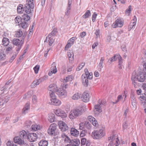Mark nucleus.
<instances>
[{"label":"nucleus","mask_w":146,"mask_h":146,"mask_svg":"<svg viewBox=\"0 0 146 146\" xmlns=\"http://www.w3.org/2000/svg\"><path fill=\"white\" fill-rule=\"evenodd\" d=\"M86 142V139L85 138H83L81 140V145H84Z\"/></svg>","instance_id":"nucleus-63"},{"label":"nucleus","mask_w":146,"mask_h":146,"mask_svg":"<svg viewBox=\"0 0 146 146\" xmlns=\"http://www.w3.org/2000/svg\"><path fill=\"white\" fill-rule=\"evenodd\" d=\"M56 128H48V132L49 134L51 135H55L56 134Z\"/></svg>","instance_id":"nucleus-30"},{"label":"nucleus","mask_w":146,"mask_h":146,"mask_svg":"<svg viewBox=\"0 0 146 146\" xmlns=\"http://www.w3.org/2000/svg\"><path fill=\"white\" fill-rule=\"evenodd\" d=\"M1 98L3 99V101L4 102V104L5 103L9 101V98L7 96L2 97Z\"/></svg>","instance_id":"nucleus-52"},{"label":"nucleus","mask_w":146,"mask_h":146,"mask_svg":"<svg viewBox=\"0 0 146 146\" xmlns=\"http://www.w3.org/2000/svg\"><path fill=\"white\" fill-rule=\"evenodd\" d=\"M48 89L50 91H52L57 92L58 89V87L55 84H52L50 85Z\"/></svg>","instance_id":"nucleus-19"},{"label":"nucleus","mask_w":146,"mask_h":146,"mask_svg":"<svg viewBox=\"0 0 146 146\" xmlns=\"http://www.w3.org/2000/svg\"><path fill=\"white\" fill-rule=\"evenodd\" d=\"M85 63L84 62H82L76 68L77 71H79L81 70L85 66Z\"/></svg>","instance_id":"nucleus-44"},{"label":"nucleus","mask_w":146,"mask_h":146,"mask_svg":"<svg viewBox=\"0 0 146 146\" xmlns=\"http://www.w3.org/2000/svg\"><path fill=\"white\" fill-rule=\"evenodd\" d=\"M39 84L37 80V79H36L32 82L31 85V88H34Z\"/></svg>","instance_id":"nucleus-38"},{"label":"nucleus","mask_w":146,"mask_h":146,"mask_svg":"<svg viewBox=\"0 0 146 146\" xmlns=\"http://www.w3.org/2000/svg\"><path fill=\"white\" fill-rule=\"evenodd\" d=\"M30 108V104L29 103H27L25 107L23 108L22 110V113L23 114L25 115L27 113Z\"/></svg>","instance_id":"nucleus-16"},{"label":"nucleus","mask_w":146,"mask_h":146,"mask_svg":"<svg viewBox=\"0 0 146 146\" xmlns=\"http://www.w3.org/2000/svg\"><path fill=\"white\" fill-rule=\"evenodd\" d=\"M97 15V14L95 12H94L93 14L92 17V20L93 22H94L96 21Z\"/></svg>","instance_id":"nucleus-56"},{"label":"nucleus","mask_w":146,"mask_h":146,"mask_svg":"<svg viewBox=\"0 0 146 146\" xmlns=\"http://www.w3.org/2000/svg\"><path fill=\"white\" fill-rule=\"evenodd\" d=\"M102 106L98 104L95 106L94 107V111L96 113H99L102 111L101 107Z\"/></svg>","instance_id":"nucleus-18"},{"label":"nucleus","mask_w":146,"mask_h":146,"mask_svg":"<svg viewBox=\"0 0 146 146\" xmlns=\"http://www.w3.org/2000/svg\"><path fill=\"white\" fill-rule=\"evenodd\" d=\"M5 10L6 9L5 7H2L0 8V18L3 17Z\"/></svg>","instance_id":"nucleus-41"},{"label":"nucleus","mask_w":146,"mask_h":146,"mask_svg":"<svg viewBox=\"0 0 146 146\" xmlns=\"http://www.w3.org/2000/svg\"><path fill=\"white\" fill-rule=\"evenodd\" d=\"M31 121H25L24 124V127L27 128L29 127L31 124Z\"/></svg>","instance_id":"nucleus-48"},{"label":"nucleus","mask_w":146,"mask_h":146,"mask_svg":"<svg viewBox=\"0 0 146 146\" xmlns=\"http://www.w3.org/2000/svg\"><path fill=\"white\" fill-rule=\"evenodd\" d=\"M72 45L70 42H68V43L65 47V50H67L70 47H71Z\"/></svg>","instance_id":"nucleus-61"},{"label":"nucleus","mask_w":146,"mask_h":146,"mask_svg":"<svg viewBox=\"0 0 146 146\" xmlns=\"http://www.w3.org/2000/svg\"><path fill=\"white\" fill-rule=\"evenodd\" d=\"M54 92L53 91H50L49 92V93L50 94V96L51 99H54L56 98L55 95L54 94Z\"/></svg>","instance_id":"nucleus-55"},{"label":"nucleus","mask_w":146,"mask_h":146,"mask_svg":"<svg viewBox=\"0 0 146 146\" xmlns=\"http://www.w3.org/2000/svg\"><path fill=\"white\" fill-rule=\"evenodd\" d=\"M136 23L135 21H131L128 26V31H130L131 29L134 28Z\"/></svg>","instance_id":"nucleus-32"},{"label":"nucleus","mask_w":146,"mask_h":146,"mask_svg":"<svg viewBox=\"0 0 146 146\" xmlns=\"http://www.w3.org/2000/svg\"><path fill=\"white\" fill-rule=\"evenodd\" d=\"M58 126L59 128H66L68 127L67 124L63 121H60L58 122Z\"/></svg>","instance_id":"nucleus-31"},{"label":"nucleus","mask_w":146,"mask_h":146,"mask_svg":"<svg viewBox=\"0 0 146 146\" xmlns=\"http://www.w3.org/2000/svg\"><path fill=\"white\" fill-rule=\"evenodd\" d=\"M54 39L53 38H51V37L49 36L48 37L47 36L46 37V38L44 41V42H49V45L50 46H51L54 42Z\"/></svg>","instance_id":"nucleus-24"},{"label":"nucleus","mask_w":146,"mask_h":146,"mask_svg":"<svg viewBox=\"0 0 146 146\" xmlns=\"http://www.w3.org/2000/svg\"><path fill=\"white\" fill-rule=\"evenodd\" d=\"M54 112L56 115L62 118H65L67 116V114L65 112L61 109L55 110Z\"/></svg>","instance_id":"nucleus-6"},{"label":"nucleus","mask_w":146,"mask_h":146,"mask_svg":"<svg viewBox=\"0 0 146 146\" xmlns=\"http://www.w3.org/2000/svg\"><path fill=\"white\" fill-rule=\"evenodd\" d=\"M84 110V109L82 108L74 109L70 112L69 117L71 119H73L76 117L81 115Z\"/></svg>","instance_id":"nucleus-2"},{"label":"nucleus","mask_w":146,"mask_h":146,"mask_svg":"<svg viewBox=\"0 0 146 146\" xmlns=\"http://www.w3.org/2000/svg\"><path fill=\"white\" fill-rule=\"evenodd\" d=\"M80 94L79 93H76L74 94L72 97L73 100H78L80 98Z\"/></svg>","instance_id":"nucleus-40"},{"label":"nucleus","mask_w":146,"mask_h":146,"mask_svg":"<svg viewBox=\"0 0 146 146\" xmlns=\"http://www.w3.org/2000/svg\"><path fill=\"white\" fill-rule=\"evenodd\" d=\"M50 71L53 74H55L57 72L55 63L54 62L51 64V66L50 68Z\"/></svg>","instance_id":"nucleus-27"},{"label":"nucleus","mask_w":146,"mask_h":146,"mask_svg":"<svg viewBox=\"0 0 146 146\" xmlns=\"http://www.w3.org/2000/svg\"><path fill=\"white\" fill-rule=\"evenodd\" d=\"M146 74L142 72H141L138 75L135 74V76L137 81L140 82H143L145 79Z\"/></svg>","instance_id":"nucleus-9"},{"label":"nucleus","mask_w":146,"mask_h":146,"mask_svg":"<svg viewBox=\"0 0 146 146\" xmlns=\"http://www.w3.org/2000/svg\"><path fill=\"white\" fill-rule=\"evenodd\" d=\"M20 25L23 29L26 28L28 27V24L25 21L24 22L23 21L22 23L21 22Z\"/></svg>","instance_id":"nucleus-47"},{"label":"nucleus","mask_w":146,"mask_h":146,"mask_svg":"<svg viewBox=\"0 0 146 146\" xmlns=\"http://www.w3.org/2000/svg\"><path fill=\"white\" fill-rule=\"evenodd\" d=\"M20 137L22 139H26L27 138V133L24 130L20 131L19 133Z\"/></svg>","instance_id":"nucleus-20"},{"label":"nucleus","mask_w":146,"mask_h":146,"mask_svg":"<svg viewBox=\"0 0 146 146\" xmlns=\"http://www.w3.org/2000/svg\"><path fill=\"white\" fill-rule=\"evenodd\" d=\"M119 54H115L113 56L110 58L108 60L110 63H111L113 61H114L118 59L117 55Z\"/></svg>","instance_id":"nucleus-45"},{"label":"nucleus","mask_w":146,"mask_h":146,"mask_svg":"<svg viewBox=\"0 0 146 146\" xmlns=\"http://www.w3.org/2000/svg\"><path fill=\"white\" fill-rule=\"evenodd\" d=\"M91 15V13L90 10H87L84 14L82 16L84 18L86 19Z\"/></svg>","instance_id":"nucleus-43"},{"label":"nucleus","mask_w":146,"mask_h":146,"mask_svg":"<svg viewBox=\"0 0 146 146\" xmlns=\"http://www.w3.org/2000/svg\"><path fill=\"white\" fill-rule=\"evenodd\" d=\"M70 133L73 136L77 137L79 135V132L75 128H71Z\"/></svg>","instance_id":"nucleus-29"},{"label":"nucleus","mask_w":146,"mask_h":146,"mask_svg":"<svg viewBox=\"0 0 146 146\" xmlns=\"http://www.w3.org/2000/svg\"><path fill=\"white\" fill-rule=\"evenodd\" d=\"M42 127L40 125H37L35 123L32 125L31 128H41Z\"/></svg>","instance_id":"nucleus-60"},{"label":"nucleus","mask_w":146,"mask_h":146,"mask_svg":"<svg viewBox=\"0 0 146 146\" xmlns=\"http://www.w3.org/2000/svg\"><path fill=\"white\" fill-rule=\"evenodd\" d=\"M70 143L73 146H78L80 145V142L79 139H76L71 140Z\"/></svg>","instance_id":"nucleus-26"},{"label":"nucleus","mask_w":146,"mask_h":146,"mask_svg":"<svg viewBox=\"0 0 146 146\" xmlns=\"http://www.w3.org/2000/svg\"><path fill=\"white\" fill-rule=\"evenodd\" d=\"M51 104L56 106H59L61 104L60 100L57 99L56 98L54 99H50Z\"/></svg>","instance_id":"nucleus-14"},{"label":"nucleus","mask_w":146,"mask_h":146,"mask_svg":"<svg viewBox=\"0 0 146 146\" xmlns=\"http://www.w3.org/2000/svg\"><path fill=\"white\" fill-rule=\"evenodd\" d=\"M62 138L64 142L66 143H70L71 140L65 134H62Z\"/></svg>","instance_id":"nucleus-25"},{"label":"nucleus","mask_w":146,"mask_h":146,"mask_svg":"<svg viewBox=\"0 0 146 146\" xmlns=\"http://www.w3.org/2000/svg\"><path fill=\"white\" fill-rule=\"evenodd\" d=\"M131 80L134 87L135 88H137L138 86V84L137 82V80L135 76V73L133 72L132 73L131 77Z\"/></svg>","instance_id":"nucleus-17"},{"label":"nucleus","mask_w":146,"mask_h":146,"mask_svg":"<svg viewBox=\"0 0 146 146\" xmlns=\"http://www.w3.org/2000/svg\"><path fill=\"white\" fill-rule=\"evenodd\" d=\"M131 5H129V7L128 9L126 10L125 13L127 15H129L131 13Z\"/></svg>","instance_id":"nucleus-54"},{"label":"nucleus","mask_w":146,"mask_h":146,"mask_svg":"<svg viewBox=\"0 0 146 146\" xmlns=\"http://www.w3.org/2000/svg\"><path fill=\"white\" fill-rule=\"evenodd\" d=\"M26 6V4L25 5L24 7H23V5L22 4L19 5L17 8V12L19 14L22 13L24 11L27 14H30V13H28L26 12L25 10V7Z\"/></svg>","instance_id":"nucleus-15"},{"label":"nucleus","mask_w":146,"mask_h":146,"mask_svg":"<svg viewBox=\"0 0 146 146\" xmlns=\"http://www.w3.org/2000/svg\"><path fill=\"white\" fill-rule=\"evenodd\" d=\"M84 74L81 76L82 82L83 85L85 87H87L88 85V79L91 80L92 78V73L89 72L88 69L86 68L84 70Z\"/></svg>","instance_id":"nucleus-1"},{"label":"nucleus","mask_w":146,"mask_h":146,"mask_svg":"<svg viewBox=\"0 0 146 146\" xmlns=\"http://www.w3.org/2000/svg\"><path fill=\"white\" fill-rule=\"evenodd\" d=\"M24 42V40H20L18 38H14L12 41V43L14 45L19 46H22Z\"/></svg>","instance_id":"nucleus-12"},{"label":"nucleus","mask_w":146,"mask_h":146,"mask_svg":"<svg viewBox=\"0 0 146 146\" xmlns=\"http://www.w3.org/2000/svg\"><path fill=\"white\" fill-rule=\"evenodd\" d=\"M140 100H141L144 101V103H146V95L145 94H142L141 95L140 97Z\"/></svg>","instance_id":"nucleus-53"},{"label":"nucleus","mask_w":146,"mask_h":146,"mask_svg":"<svg viewBox=\"0 0 146 146\" xmlns=\"http://www.w3.org/2000/svg\"><path fill=\"white\" fill-rule=\"evenodd\" d=\"M124 22L123 19L119 18L117 19L114 23L112 26L113 28H115L117 27H122L123 25Z\"/></svg>","instance_id":"nucleus-7"},{"label":"nucleus","mask_w":146,"mask_h":146,"mask_svg":"<svg viewBox=\"0 0 146 146\" xmlns=\"http://www.w3.org/2000/svg\"><path fill=\"white\" fill-rule=\"evenodd\" d=\"M5 54L3 53H0V60H3L6 59Z\"/></svg>","instance_id":"nucleus-50"},{"label":"nucleus","mask_w":146,"mask_h":146,"mask_svg":"<svg viewBox=\"0 0 146 146\" xmlns=\"http://www.w3.org/2000/svg\"><path fill=\"white\" fill-rule=\"evenodd\" d=\"M27 139L30 142H34L37 139V136L36 133H30L28 135Z\"/></svg>","instance_id":"nucleus-10"},{"label":"nucleus","mask_w":146,"mask_h":146,"mask_svg":"<svg viewBox=\"0 0 146 146\" xmlns=\"http://www.w3.org/2000/svg\"><path fill=\"white\" fill-rule=\"evenodd\" d=\"M74 78V77L73 76L70 75L68 76L64 80V82H67L69 81H72Z\"/></svg>","instance_id":"nucleus-35"},{"label":"nucleus","mask_w":146,"mask_h":146,"mask_svg":"<svg viewBox=\"0 0 146 146\" xmlns=\"http://www.w3.org/2000/svg\"><path fill=\"white\" fill-rule=\"evenodd\" d=\"M130 99L131 101V104L134 107L136 105V100L135 95L133 94H131L130 95Z\"/></svg>","instance_id":"nucleus-21"},{"label":"nucleus","mask_w":146,"mask_h":146,"mask_svg":"<svg viewBox=\"0 0 146 146\" xmlns=\"http://www.w3.org/2000/svg\"><path fill=\"white\" fill-rule=\"evenodd\" d=\"M105 60L104 57L101 58L100 60V62L97 66L98 70V71H100L102 68H103V63Z\"/></svg>","instance_id":"nucleus-23"},{"label":"nucleus","mask_w":146,"mask_h":146,"mask_svg":"<svg viewBox=\"0 0 146 146\" xmlns=\"http://www.w3.org/2000/svg\"><path fill=\"white\" fill-rule=\"evenodd\" d=\"M106 134L104 130L101 129L100 130L95 131L92 134V136L94 139H97L102 138Z\"/></svg>","instance_id":"nucleus-4"},{"label":"nucleus","mask_w":146,"mask_h":146,"mask_svg":"<svg viewBox=\"0 0 146 146\" xmlns=\"http://www.w3.org/2000/svg\"><path fill=\"white\" fill-rule=\"evenodd\" d=\"M22 20L21 17L19 16H17L15 19L16 23L17 24V25H19L21 24Z\"/></svg>","instance_id":"nucleus-39"},{"label":"nucleus","mask_w":146,"mask_h":146,"mask_svg":"<svg viewBox=\"0 0 146 146\" xmlns=\"http://www.w3.org/2000/svg\"><path fill=\"white\" fill-rule=\"evenodd\" d=\"M95 34L97 38H98L100 36V31L99 29H97L96 30Z\"/></svg>","instance_id":"nucleus-59"},{"label":"nucleus","mask_w":146,"mask_h":146,"mask_svg":"<svg viewBox=\"0 0 146 146\" xmlns=\"http://www.w3.org/2000/svg\"><path fill=\"white\" fill-rule=\"evenodd\" d=\"M90 96L89 94L87 92H84L82 95V101L85 102H88L90 99Z\"/></svg>","instance_id":"nucleus-11"},{"label":"nucleus","mask_w":146,"mask_h":146,"mask_svg":"<svg viewBox=\"0 0 146 146\" xmlns=\"http://www.w3.org/2000/svg\"><path fill=\"white\" fill-rule=\"evenodd\" d=\"M80 128H84V127H86V128H90V124L88 121H86L85 123H83V122L79 124Z\"/></svg>","instance_id":"nucleus-22"},{"label":"nucleus","mask_w":146,"mask_h":146,"mask_svg":"<svg viewBox=\"0 0 146 146\" xmlns=\"http://www.w3.org/2000/svg\"><path fill=\"white\" fill-rule=\"evenodd\" d=\"M68 56L70 61H72L74 58V55L72 51H70L67 53Z\"/></svg>","instance_id":"nucleus-34"},{"label":"nucleus","mask_w":146,"mask_h":146,"mask_svg":"<svg viewBox=\"0 0 146 146\" xmlns=\"http://www.w3.org/2000/svg\"><path fill=\"white\" fill-rule=\"evenodd\" d=\"M117 56L119 61L118 67L119 69H121L123 66L122 59L121 56L119 55H118Z\"/></svg>","instance_id":"nucleus-28"},{"label":"nucleus","mask_w":146,"mask_h":146,"mask_svg":"<svg viewBox=\"0 0 146 146\" xmlns=\"http://www.w3.org/2000/svg\"><path fill=\"white\" fill-rule=\"evenodd\" d=\"M15 35L17 37H19L22 36L23 35L22 31L20 30L15 32Z\"/></svg>","instance_id":"nucleus-42"},{"label":"nucleus","mask_w":146,"mask_h":146,"mask_svg":"<svg viewBox=\"0 0 146 146\" xmlns=\"http://www.w3.org/2000/svg\"><path fill=\"white\" fill-rule=\"evenodd\" d=\"M32 92L31 91L28 92L26 94V97L27 98H30L32 96Z\"/></svg>","instance_id":"nucleus-64"},{"label":"nucleus","mask_w":146,"mask_h":146,"mask_svg":"<svg viewBox=\"0 0 146 146\" xmlns=\"http://www.w3.org/2000/svg\"><path fill=\"white\" fill-rule=\"evenodd\" d=\"M56 94L59 97L64 98L67 96V92L64 88H61L60 90H58Z\"/></svg>","instance_id":"nucleus-8"},{"label":"nucleus","mask_w":146,"mask_h":146,"mask_svg":"<svg viewBox=\"0 0 146 146\" xmlns=\"http://www.w3.org/2000/svg\"><path fill=\"white\" fill-rule=\"evenodd\" d=\"M13 140L15 143L20 145H23L24 144V139L21 138L20 137L16 136L13 139Z\"/></svg>","instance_id":"nucleus-13"},{"label":"nucleus","mask_w":146,"mask_h":146,"mask_svg":"<svg viewBox=\"0 0 146 146\" xmlns=\"http://www.w3.org/2000/svg\"><path fill=\"white\" fill-rule=\"evenodd\" d=\"M9 39L6 38H4L2 41V44L4 46H7L9 43Z\"/></svg>","instance_id":"nucleus-33"},{"label":"nucleus","mask_w":146,"mask_h":146,"mask_svg":"<svg viewBox=\"0 0 146 146\" xmlns=\"http://www.w3.org/2000/svg\"><path fill=\"white\" fill-rule=\"evenodd\" d=\"M108 139L109 141H111L110 142L113 143L115 146H118L120 143L117 133L115 131H113L110 136L108 137Z\"/></svg>","instance_id":"nucleus-3"},{"label":"nucleus","mask_w":146,"mask_h":146,"mask_svg":"<svg viewBox=\"0 0 146 146\" xmlns=\"http://www.w3.org/2000/svg\"><path fill=\"white\" fill-rule=\"evenodd\" d=\"M48 142L47 141L45 140L41 141L39 143V146H47Z\"/></svg>","instance_id":"nucleus-37"},{"label":"nucleus","mask_w":146,"mask_h":146,"mask_svg":"<svg viewBox=\"0 0 146 146\" xmlns=\"http://www.w3.org/2000/svg\"><path fill=\"white\" fill-rule=\"evenodd\" d=\"M55 115L53 113L50 114L48 118V121L50 122H54L55 119Z\"/></svg>","instance_id":"nucleus-36"},{"label":"nucleus","mask_w":146,"mask_h":146,"mask_svg":"<svg viewBox=\"0 0 146 146\" xmlns=\"http://www.w3.org/2000/svg\"><path fill=\"white\" fill-rule=\"evenodd\" d=\"M77 38L76 37H73L70 38V40H68V41L73 44L75 40Z\"/></svg>","instance_id":"nucleus-58"},{"label":"nucleus","mask_w":146,"mask_h":146,"mask_svg":"<svg viewBox=\"0 0 146 146\" xmlns=\"http://www.w3.org/2000/svg\"><path fill=\"white\" fill-rule=\"evenodd\" d=\"M40 66L39 65H37L33 68L35 73L37 74L38 73V71L39 70Z\"/></svg>","instance_id":"nucleus-49"},{"label":"nucleus","mask_w":146,"mask_h":146,"mask_svg":"<svg viewBox=\"0 0 146 146\" xmlns=\"http://www.w3.org/2000/svg\"><path fill=\"white\" fill-rule=\"evenodd\" d=\"M30 17L27 14H24L22 17V19L25 21H28L30 19Z\"/></svg>","instance_id":"nucleus-46"},{"label":"nucleus","mask_w":146,"mask_h":146,"mask_svg":"<svg viewBox=\"0 0 146 146\" xmlns=\"http://www.w3.org/2000/svg\"><path fill=\"white\" fill-rule=\"evenodd\" d=\"M123 97L121 95H119L117 98V100L115 101V102H113L114 104H116L118 102L123 100Z\"/></svg>","instance_id":"nucleus-51"},{"label":"nucleus","mask_w":146,"mask_h":146,"mask_svg":"<svg viewBox=\"0 0 146 146\" xmlns=\"http://www.w3.org/2000/svg\"><path fill=\"white\" fill-rule=\"evenodd\" d=\"M92 125L96 127H98V122L95 119L92 122Z\"/></svg>","instance_id":"nucleus-62"},{"label":"nucleus","mask_w":146,"mask_h":146,"mask_svg":"<svg viewBox=\"0 0 146 146\" xmlns=\"http://www.w3.org/2000/svg\"><path fill=\"white\" fill-rule=\"evenodd\" d=\"M35 25V23H34L31 27H30L29 29V34L31 35L33 31V28Z\"/></svg>","instance_id":"nucleus-57"},{"label":"nucleus","mask_w":146,"mask_h":146,"mask_svg":"<svg viewBox=\"0 0 146 146\" xmlns=\"http://www.w3.org/2000/svg\"><path fill=\"white\" fill-rule=\"evenodd\" d=\"M34 7V4L33 0H27L26 6L25 7V10L28 13H31V9H33Z\"/></svg>","instance_id":"nucleus-5"}]
</instances>
